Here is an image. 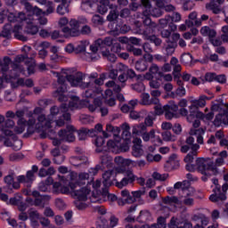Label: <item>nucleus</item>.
Wrapping results in <instances>:
<instances>
[{
    "instance_id": "nucleus-1",
    "label": "nucleus",
    "mask_w": 228,
    "mask_h": 228,
    "mask_svg": "<svg viewBox=\"0 0 228 228\" xmlns=\"http://www.w3.org/2000/svg\"><path fill=\"white\" fill-rule=\"evenodd\" d=\"M79 105V98L77 96L69 97V104L67 107V104H62L59 109L58 107H53L50 110V115L48 118H45V116L40 115L37 118V122L35 118H37V114H34L28 119V123H26V120L22 118L24 117V111L18 110L16 111L15 117L19 118L17 122V126L14 127L15 134H22L23 131H26L27 126L28 131H31V129H35L37 133H41L40 136L42 138H47V136H51V133H53V127L56 126L57 127H61L65 126V122H69L70 120V114L69 113V110H74V108H77Z\"/></svg>"
},
{
    "instance_id": "nucleus-2",
    "label": "nucleus",
    "mask_w": 228,
    "mask_h": 228,
    "mask_svg": "<svg viewBox=\"0 0 228 228\" xmlns=\"http://www.w3.org/2000/svg\"><path fill=\"white\" fill-rule=\"evenodd\" d=\"M27 10L28 12L27 15L22 12L18 13V15L10 12L8 14V20L10 22H22L28 35H37L38 29H40L38 24H40V26H45V24H47V18H40L42 10L37 7L28 5Z\"/></svg>"
},
{
    "instance_id": "nucleus-3",
    "label": "nucleus",
    "mask_w": 228,
    "mask_h": 228,
    "mask_svg": "<svg viewBox=\"0 0 228 228\" xmlns=\"http://www.w3.org/2000/svg\"><path fill=\"white\" fill-rule=\"evenodd\" d=\"M225 159H227V151H223L219 153V157L216 159V163L210 159L200 158L196 160V167L198 171L201 173V180L206 183L208 179L218 174L217 167L225 165Z\"/></svg>"
},
{
    "instance_id": "nucleus-4",
    "label": "nucleus",
    "mask_w": 228,
    "mask_h": 228,
    "mask_svg": "<svg viewBox=\"0 0 228 228\" xmlns=\"http://www.w3.org/2000/svg\"><path fill=\"white\" fill-rule=\"evenodd\" d=\"M107 133H113L114 140H110L107 142V146L110 151L118 154V152H127L130 148L131 143V131H123L122 136L120 138V128L118 126H113L111 124H107L106 126Z\"/></svg>"
},
{
    "instance_id": "nucleus-5",
    "label": "nucleus",
    "mask_w": 228,
    "mask_h": 228,
    "mask_svg": "<svg viewBox=\"0 0 228 228\" xmlns=\"http://www.w3.org/2000/svg\"><path fill=\"white\" fill-rule=\"evenodd\" d=\"M117 168H118V165H117L114 170H109L103 174L104 186L108 187L115 184L117 188H123L124 186H127L128 183H133L136 179L132 170L118 173Z\"/></svg>"
},
{
    "instance_id": "nucleus-6",
    "label": "nucleus",
    "mask_w": 228,
    "mask_h": 228,
    "mask_svg": "<svg viewBox=\"0 0 228 228\" xmlns=\"http://www.w3.org/2000/svg\"><path fill=\"white\" fill-rule=\"evenodd\" d=\"M175 190H181L183 196L178 200L176 197H167L164 199L165 204H175L176 206H181L184 204L185 206H193V200L190 195L193 193V188L190 187L189 181L178 182L174 185Z\"/></svg>"
},
{
    "instance_id": "nucleus-7",
    "label": "nucleus",
    "mask_w": 228,
    "mask_h": 228,
    "mask_svg": "<svg viewBox=\"0 0 228 228\" xmlns=\"http://www.w3.org/2000/svg\"><path fill=\"white\" fill-rule=\"evenodd\" d=\"M90 177V175L88 173H80L77 176V174L76 173H69L67 175H58V181H61V183L68 186L69 188V191H74L76 190V183L78 184H86L88 183V178Z\"/></svg>"
},
{
    "instance_id": "nucleus-8",
    "label": "nucleus",
    "mask_w": 228,
    "mask_h": 228,
    "mask_svg": "<svg viewBox=\"0 0 228 228\" xmlns=\"http://www.w3.org/2000/svg\"><path fill=\"white\" fill-rule=\"evenodd\" d=\"M110 45H113V39L111 37L97 39L94 44L90 46V50L92 53H97V51H101L102 56L113 63L117 61V56H115V53H110V50H108Z\"/></svg>"
},
{
    "instance_id": "nucleus-9",
    "label": "nucleus",
    "mask_w": 228,
    "mask_h": 228,
    "mask_svg": "<svg viewBox=\"0 0 228 228\" xmlns=\"http://www.w3.org/2000/svg\"><path fill=\"white\" fill-rule=\"evenodd\" d=\"M212 111H219V114L216 116L214 120V126L220 127L223 124L228 126V103H224V101L219 100L212 102Z\"/></svg>"
},
{
    "instance_id": "nucleus-10",
    "label": "nucleus",
    "mask_w": 228,
    "mask_h": 228,
    "mask_svg": "<svg viewBox=\"0 0 228 228\" xmlns=\"http://www.w3.org/2000/svg\"><path fill=\"white\" fill-rule=\"evenodd\" d=\"M51 184H53V193H62L64 195L70 193V188L69 186L63 184L60 180L54 183V180L51 176L45 180V183L42 182L39 183L40 191H48Z\"/></svg>"
},
{
    "instance_id": "nucleus-11",
    "label": "nucleus",
    "mask_w": 228,
    "mask_h": 228,
    "mask_svg": "<svg viewBox=\"0 0 228 228\" xmlns=\"http://www.w3.org/2000/svg\"><path fill=\"white\" fill-rule=\"evenodd\" d=\"M118 167L116 168L118 174H124L129 171L127 168H134V167H145V160L134 161L129 159H124L122 157H116L114 159Z\"/></svg>"
},
{
    "instance_id": "nucleus-12",
    "label": "nucleus",
    "mask_w": 228,
    "mask_h": 228,
    "mask_svg": "<svg viewBox=\"0 0 228 228\" xmlns=\"http://www.w3.org/2000/svg\"><path fill=\"white\" fill-rule=\"evenodd\" d=\"M76 128L72 125H69L65 129L60 130L58 133V138L53 140V145L57 147L61 144V142H74L76 140Z\"/></svg>"
},
{
    "instance_id": "nucleus-13",
    "label": "nucleus",
    "mask_w": 228,
    "mask_h": 228,
    "mask_svg": "<svg viewBox=\"0 0 228 228\" xmlns=\"http://www.w3.org/2000/svg\"><path fill=\"white\" fill-rule=\"evenodd\" d=\"M155 104L154 110L156 115H163L166 111V118L167 120H172V118L177 117V110H179V107L175 103H171L170 105L162 106L161 103H159V100L158 103Z\"/></svg>"
},
{
    "instance_id": "nucleus-14",
    "label": "nucleus",
    "mask_w": 228,
    "mask_h": 228,
    "mask_svg": "<svg viewBox=\"0 0 228 228\" xmlns=\"http://www.w3.org/2000/svg\"><path fill=\"white\" fill-rule=\"evenodd\" d=\"M73 191V197L77 199L75 201V206L77 208V209H86V203H85V200L90 197V190L86 189V187H84L80 190L72 191Z\"/></svg>"
},
{
    "instance_id": "nucleus-15",
    "label": "nucleus",
    "mask_w": 228,
    "mask_h": 228,
    "mask_svg": "<svg viewBox=\"0 0 228 228\" xmlns=\"http://www.w3.org/2000/svg\"><path fill=\"white\" fill-rule=\"evenodd\" d=\"M69 28L64 27L61 28L63 37H65V38H70V37H79V35H81V25L79 20L71 19L69 22Z\"/></svg>"
},
{
    "instance_id": "nucleus-16",
    "label": "nucleus",
    "mask_w": 228,
    "mask_h": 228,
    "mask_svg": "<svg viewBox=\"0 0 228 228\" xmlns=\"http://www.w3.org/2000/svg\"><path fill=\"white\" fill-rule=\"evenodd\" d=\"M25 195H32V197H34L35 199V200H33V199H31L30 197L27 198L26 202L28 206H40L41 208H44L47 200L51 199V197L49 196L40 195V192H38L37 191H34L32 192L26 191Z\"/></svg>"
},
{
    "instance_id": "nucleus-17",
    "label": "nucleus",
    "mask_w": 228,
    "mask_h": 228,
    "mask_svg": "<svg viewBox=\"0 0 228 228\" xmlns=\"http://www.w3.org/2000/svg\"><path fill=\"white\" fill-rule=\"evenodd\" d=\"M58 77V88L53 93V97H56L58 101L63 102V101H69V97H67V79H65V77L60 76L57 74Z\"/></svg>"
},
{
    "instance_id": "nucleus-18",
    "label": "nucleus",
    "mask_w": 228,
    "mask_h": 228,
    "mask_svg": "<svg viewBox=\"0 0 228 228\" xmlns=\"http://www.w3.org/2000/svg\"><path fill=\"white\" fill-rule=\"evenodd\" d=\"M197 118V117H194V118L191 119V121L189 122H193L192 124V127L190 131V134L191 136H195L197 138V142L202 145V143H204V133H206V131L204 130V128H198L200 126V120L199 119H195ZM194 120V121H193Z\"/></svg>"
},
{
    "instance_id": "nucleus-19",
    "label": "nucleus",
    "mask_w": 228,
    "mask_h": 228,
    "mask_svg": "<svg viewBox=\"0 0 228 228\" xmlns=\"http://www.w3.org/2000/svg\"><path fill=\"white\" fill-rule=\"evenodd\" d=\"M83 79H85L83 73H77L76 75H69L67 77V81L71 85V86H80V88H87V86H89V84H83Z\"/></svg>"
},
{
    "instance_id": "nucleus-20",
    "label": "nucleus",
    "mask_w": 228,
    "mask_h": 228,
    "mask_svg": "<svg viewBox=\"0 0 228 228\" xmlns=\"http://www.w3.org/2000/svg\"><path fill=\"white\" fill-rule=\"evenodd\" d=\"M213 184H215L216 188L214 189V194H211L209 197V200L211 202H220L224 201L227 199L225 193H220V186L218 185V179L214 178L212 179Z\"/></svg>"
},
{
    "instance_id": "nucleus-21",
    "label": "nucleus",
    "mask_w": 228,
    "mask_h": 228,
    "mask_svg": "<svg viewBox=\"0 0 228 228\" xmlns=\"http://www.w3.org/2000/svg\"><path fill=\"white\" fill-rule=\"evenodd\" d=\"M90 184H92L94 190L92 196L90 197L91 202H101V198L104 197V194L99 191V189L101 188V180H96L94 183H90L89 185Z\"/></svg>"
},
{
    "instance_id": "nucleus-22",
    "label": "nucleus",
    "mask_w": 228,
    "mask_h": 228,
    "mask_svg": "<svg viewBox=\"0 0 228 228\" xmlns=\"http://www.w3.org/2000/svg\"><path fill=\"white\" fill-rule=\"evenodd\" d=\"M200 118L201 120H204V122L208 120H213V117H215V114L213 112H209L208 114L205 115L202 113V111L196 110L195 111H191V114L187 117L188 122H191L193 118Z\"/></svg>"
},
{
    "instance_id": "nucleus-23",
    "label": "nucleus",
    "mask_w": 228,
    "mask_h": 228,
    "mask_svg": "<svg viewBox=\"0 0 228 228\" xmlns=\"http://www.w3.org/2000/svg\"><path fill=\"white\" fill-rule=\"evenodd\" d=\"M141 136L143 142H149V140H151L155 145H163V140H161L159 136L156 135V131L154 129H151L150 133L144 132Z\"/></svg>"
},
{
    "instance_id": "nucleus-24",
    "label": "nucleus",
    "mask_w": 228,
    "mask_h": 228,
    "mask_svg": "<svg viewBox=\"0 0 228 228\" xmlns=\"http://www.w3.org/2000/svg\"><path fill=\"white\" fill-rule=\"evenodd\" d=\"M134 146L132 148V156L134 158H141L143 156V149L142 148V139L134 138Z\"/></svg>"
},
{
    "instance_id": "nucleus-25",
    "label": "nucleus",
    "mask_w": 228,
    "mask_h": 228,
    "mask_svg": "<svg viewBox=\"0 0 228 228\" xmlns=\"http://www.w3.org/2000/svg\"><path fill=\"white\" fill-rule=\"evenodd\" d=\"M158 102H159V99L151 98V94L148 93L141 94V103L144 106H150V104H158Z\"/></svg>"
},
{
    "instance_id": "nucleus-26",
    "label": "nucleus",
    "mask_w": 228,
    "mask_h": 228,
    "mask_svg": "<svg viewBox=\"0 0 228 228\" xmlns=\"http://www.w3.org/2000/svg\"><path fill=\"white\" fill-rule=\"evenodd\" d=\"M200 149V146L199 144H194L191 146V152L189 153L185 158L184 161L185 163H188L186 166V168H189L190 163H193V157L197 156V151Z\"/></svg>"
},
{
    "instance_id": "nucleus-27",
    "label": "nucleus",
    "mask_w": 228,
    "mask_h": 228,
    "mask_svg": "<svg viewBox=\"0 0 228 228\" xmlns=\"http://www.w3.org/2000/svg\"><path fill=\"white\" fill-rule=\"evenodd\" d=\"M209 101V98L206 95L200 96L199 99L191 100V102L192 106L195 108H204L206 106V102Z\"/></svg>"
},
{
    "instance_id": "nucleus-28",
    "label": "nucleus",
    "mask_w": 228,
    "mask_h": 228,
    "mask_svg": "<svg viewBox=\"0 0 228 228\" xmlns=\"http://www.w3.org/2000/svg\"><path fill=\"white\" fill-rule=\"evenodd\" d=\"M5 128H2L0 129V134L1 133H4V134H5L6 136H12L13 135V132L12 130H10V128L13 127V126H15V122H13V120L12 119H8L5 123ZM0 140H1V135H0Z\"/></svg>"
},
{
    "instance_id": "nucleus-29",
    "label": "nucleus",
    "mask_w": 228,
    "mask_h": 228,
    "mask_svg": "<svg viewBox=\"0 0 228 228\" xmlns=\"http://www.w3.org/2000/svg\"><path fill=\"white\" fill-rule=\"evenodd\" d=\"M200 33L203 37H208L209 40H211V38H215V37H216V30L205 26L202 27L200 29Z\"/></svg>"
},
{
    "instance_id": "nucleus-30",
    "label": "nucleus",
    "mask_w": 228,
    "mask_h": 228,
    "mask_svg": "<svg viewBox=\"0 0 228 228\" xmlns=\"http://www.w3.org/2000/svg\"><path fill=\"white\" fill-rule=\"evenodd\" d=\"M69 6H70V2H61V4L57 6V13H59V15H65V13H69Z\"/></svg>"
},
{
    "instance_id": "nucleus-31",
    "label": "nucleus",
    "mask_w": 228,
    "mask_h": 228,
    "mask_svg": "<svg viewBox=\"0 0 228 228\" xmlns=\"http://www.w3.org/2000/svg\"><path fill=\"white\" fill-rule=\"evenodd\" d=\"M86 136H95V130L82 128L78 131V138L79 140H86Z\"/></svg>"
},
{
    "instance_id": "nucleus-32",
    "label": "nucleus",
    "mask_w": 228,
    "mask_h": 228,
    "mask_svg": "<svg viewBox=\"0 0 228 228\" xmlns=\"http://www.w3.org/2000/svg\"><path fill=\"white\" fill-rule=\"evenodd\" d=\"M147 131V126L143 123H140L139 125H134L132 129L133 134H136L137 136H142Z\"/></svg>"
},
{
    "instance_id": "nucleus-33",
    "label": "nucleus",
    "mask_w": 228,
    "mask_h": 228,
    "mask_svg": "<svg viewBox=\"0 0 228 228\" xmlns=\"http://www.w3.org/2000/svg\"><path fill=\"white\" fill-rule=\"evenodd\" d=\"M52 156L54 157L53 161L57 165H61L63 161H65V157L63 155H60V149L55 148L51 151Z\"/></svg>"
},
{
    "instance_id": "nucleus-34",
    "label": "nucleus",
    "mask_w": 228,
    "mask_h": 228,
    "mask_svg": "<svg viewBox=\"0 0 228 228\" xmlns=\"http://www.w3.org/2000/svg\"><path fill=\"white\" fill-rule=\"evenodd\" d=\"M97 6L99 13L104 15V13L108 12V8H110L111 4H110V2L108 1H98Z\"/></svg>"
},
{
    "instance_id": "nucleus-35",
    "label": "nucleus",
    "mask_w": 228,
    "mask_h": 228,
    "mask_svg": "<svg viewBox=\"0 0 228 228\" xmlns=\"http://www.w3.org/2000/svg\"><path fill=\"white\" fill-rule=\"evenodd\" d=\"M41 4H45L46 7V12L41 11V14L39 16L41 19H45V17H44L45 13L49 15V13H53V12H54V4H53V2H42Z\"/></svg>"
},
{
    "instance_id": "nucleus-36",
    "label": "nucleus",
    "mask_w": 228,
    "mask_h": 228,
    "mask_svg": "<svg viewBox=\"0 0 228 228\" xmlns=\"http://www.w3.org/2000/svg\"><path fill=\"white\" fill-rule=\"evenodd\" d=\"M105 102L108 106H115V104H117L115 98H113V92L111 89H107L105 91Z\"/></svg>"
},
{
    "instance_id": "nucleus-37",
    "label": "nucleus",
    "mask_w": 228,
    "mask_h": 228,
    "mask_svg": "<svg viewBox=\"0 0 228 228\" xmlns=\"http://www.w3.org/2000/svg\"><path fill=\"white\" fill-rule=\"evenodd\" d=\"M31 226L34 228L38 227V220H40V214L37 211H32L29 214Z\"/></svg>"
},
{
    "instance_id": "nucleus-38",
    "label": "nucleus",
    "mask_w": 228,
    "mask_h": 228,
    "mask_svg": "<svg viewBox=\"0 0 228 228\" xmlns=\"http://www.w3.org/2000/svg\"><path fill=\"white\" fill-rule=\"evenodd\" d=\"M90 45V43L88 41H80L77 44V45L75 46V53L77 54L79 53H85V51H86V47H88V45Z\"/></svg>"
},
{
    "instance_id": "nucleus-39",
    "label": "nucleus",
    "mask_w": 228,
    "mask_h": 228,
    "mask_svg": "<svg viewBox=\"0 0 228 228\" xmlns=\"http://www.w3.org/2000/svg\"><path fill=\"white\" fill-rule=\"evenodd\" d=\"M118 69L121 72H124L125 74L126 73L128 77H134L136 76V73H134V70L127 69V66L122 63L118 64Z\"/></svg>"
},
{
    "instance_id": "nucleus-40",
    "label": "nucleus",
    "mask_w": 228,
    "mask_h": 228,
    "mask_svg": "<svg viewBox=\"0 0 228 228\" xmlns=\"http://www.w3.org/2000/svg\"><path fill=\"white\" fill-rule=\"evenodd\" d=\"M156 120V114L154 112H150L144 119V126L146 127H152L154 126V121Z\"/></svg>"
},
{
    "instance_id": "nucleus-41",
    "label": "nucleus",
    "mask_w": 228,
    "mask_h": 228,
    "mask_svg": "<svg viewBox=\"0 0 228 228\" xmlns=\"http://www.w3.org/2000/svg\"><path fill=\"white\" fill-rule=\"evenodd\" d=\"M4 181L5 184L13 187L14 190H19V188H20V184H19V183L13 182V176L12 175L5 176Z\"/></svg>"
},
{
    "instance_id": "nucleus-42",
    "label": "nucleus",
    "mask_w": 228,
    "mask_h": 228,
    "mask_svg": "<svg viewBox=\"0 0 228 228\" xmlns=\"http://www.w3.org/2000/svg\"><path fill=\"white\" fill-rule=\"evenodd\" d=\"M110 12L109 15L107 16V20H110V22H113V20H116L117 17H118V14L117 13V7L110 5Z\"/></svg>"
},
{
    "instance_id": "nucleus-43",
    "label": "nucleus",
    "mask_w": 228,
    "mask_h": 228,
    "mask_svg": "<svg viewBox=\"0 0 228 228\" xmlns=\"http://www.w3.org/2000/svg\"><path fill=\"white\" fill-rule=\"evenodd\" d=\"M167 163L172 167V168H177V167H179V159H177V155H171L167 159Z\"/></svg>"
},
{
    "instance_id": "nucleus-44",
    "label": "nucleus",
    "mask_w": 228,
    "mask_h": 228,
    "mask_svg": "<svg viewBox=\"0 0 228 228\" xmlns=\"http://www.w3.org/2000/svg\"><path fill=\"white\" fill-rule=\"evenodd\" d=\"M94 144L97 147L96 152H102V151H104V138L97 137Z\"/></svg>"
},
{
    "instance_id": "nucleus-45",
    "label": "nucleus",
    "mask_w": 228,
    "mask_h": 228,
    "mask_svg": "<svg viewBox=\"0 0 228 228\" xmlns=\"http://www.w3.org/2000/svg\"><path fill=\"white\" fill-rule=\"evenodd\" d=\"M147 67H148V65L145 62V61H143V60L138 61L135 63V70H138V72H144V70L147 69Z\"/></svg>"
},
{
    "instance_id": "nucleus-46",
    "label": "nucleus",
    "mask_w": 228,
    "mask_h": 228,
    "mask_svg": "<svg viewBox=\"0 0 228 228\" xmlns=\"http://www.w3.org/2000/svg\"><path fill=\"white\" fill-rule=\"evenodd\" d=\"M2 218H3V220H6L8 222L9 225H12V227L17 226V221L15 219H11L10 214L8 212L2 214Z\"/></svg>"
},
{
    "instance_id": "nucleus-47",
    "label": "nucleus",
    "mask_w": 228,
    "mask_h": 228,
    "mask_svg": "<svg viewBox=\"0 0 228 228\" xmlns=\"http://www.w3.org/2000/svg\"><path fill=\"white\" fill-rule=\"evenodd\" d=\"M22 29V26L20 25H16L14 26V33H15V37L18 38V40H21L22 42H26L27 38L26 37L19 34V31H20Z\"/></svg>"
},
{
    "instance_id": "nucleus-48",
    "label": "nucleus",
    "mask_w": 228,
    "mask_h": 228,
    "mask_svg": "<svg viewBox=\"0 0 228 228\" xmlns=\"http://www.w3.org/2000/svg\"><path fill=\"white\" fill-rule=\"evenodd\" d=\"M121 195L124 198V200L126 202H128V204H131V203L134 202V199H133L131 194H129V191H127V190L122 191Z\"/></svg>"
},
{
    "instance_id": "nucleus-49",
    "label": "nucleus",
    "mask_w": 228,
    "mask_h": 228,
    "mask_svg": "<svg viewBox=\"0 0 228 228\" xmlns=\"http://www.w3.org/2000/svg\"><path fill=\"white\" fill-rule=\"evenodd\" d=\"M150 228H167V220L164 217H159L158 224H152Z\"/></svg>"
},
{
    "instance_id": "nucleus-50",
    "label": "nucleus",
    "mask_w": 228,
    "mask_h": 228,
    "mask_svg": "<svg viewBox=\"0 0 228 228\" xmlns=\"http://www.w3.org/2000/svg\"><path fill=\"white\" fill-rule=\"evenodd\" d=\"M130 118L133 120H140V118H143V112H138L135 110H131L129 114Z\"/></svg>"
},
{
    "instance_id": "nucleus-51",
    "label": "nucleus",
    "mask_w": 228,
    "mask_h": 228,
    "mask_svg": "<svg viewBox=\"0 0 228 228\" xmlns=\"http://www.w3.org/2000/svg\"><path fill=\"white\" fill-rule=\"evenodd\" d=\"M17 84L20 85V86H28V87H31L33 86V80L31 79H22V78H20L17 80Z\"/></svg>"
},
{
    "instance_id": "nucleus-52",
    "label": "nucleus",
    "mask_w": 228,
    "mask_h": 228,
    "mask_svg": "<svg viewBox=\"0 0 228 228\" xmlns=\"http://www.w3.org/2000/svg\"><path fill=\"white\" fill-rule=\"evenodd\" d=\"M107 88H112V90L116 93L118 94L120 92L121 88L120 86L116 85L114 81H109L106 83Z\"/></svg>"
},
{
    "instance_id": "nucleus-53",
    "label": "nucleus",
    "mask_w": 228,
    "mask_h": 228,
    "mask_svg": "<svg viewBox=\"0 0 228 228\" xmlns=\"http://www.w3.org/2000/svg\"><path fill=\"white\" fill-rule=\"evenodd\" d=\"M164 142H175V136L172 135L170 132L162 133Z\"/></svg>"
},
{
    "instance_id": "nucleus-54",
    "label": "nucleus",
    "mask_w": 228,
    "mask_h": 228,
    "mask_svg": "<svg viewBox=\"0 0 228 228\" xmlns=\"http://www.w3.org/2000/svg\"><path fill=\"white\" fill-rule=\"evenodd\" d=\"M94 129H95V131H98V133H102L103 137H105V138H110V136H111V134H110L111 132H107L106 130L102 131V124H97L94 126Z\"/></svg>"
},
{
    "instance_id": "nucleus-55",
    "label": "nucleus",
    "mask_w": 228,
    "mask_h": 228,
    "mask_svg": "<svg viewBox=\"0 0 228 228\" xmlns=\"http://www.w3.org/2000/svg\"><path fill=\"white\" fill-rule=\"evenodd\" d=\"M80 121L82 124H92V122H94V117L88 115H81Z\"/></svg>"
},
{
    "instance_id": "nucleus-56",
    "label": "nucleus",
    "mask_w": 228,
    "mask_h": 228,
    "mask_svg": "<svg viewBox=\"0 0 228 228\" xmlns=\"http://www.w3.org/2000/svg\"><path fill=\"white\" fill-rule=\"evenodd\" d=\"M194 7H195V3H193V1H186L183 4V8L185 12L193 10Z\"/></svg>"
},
{
    "instance_id": "nucleus-57",
    "label": "nucleus",
    "mask_w": 228,
    "mask_h": 228,
    "mask_svg": "<svg viewBox=\"0 0 228 228\" xmlns=\"http://www.w3.org/2000/svg\"><path fill=\"white\" fill-rule=\"evenodd\" d=\"M152 177L157 181H167L168 175H161L159 173L155 172L152 174Z\"/></svg>"
},
{
    "instance_id": "nucleus-58",
    "label": "nucleus",
    "mask_w": 228,
    "mask_h": 228,
    "mask_svg": "<svg viewBox=\"0 0 228 228\" xmlns=\"http://www.w3.org/2000/svg\"><path fill=\"white\" fill-rule=\"evenodd\" d=\"M117 225H118V217L115 216H111L110 217V225H109V227L110 228H115V227H117Z\"/></svg>"
},
{
    "instance_id": "nucleus-59",
    "label": "nucleus",
    "mask_w": 228,
    "mask_h": 228,
    "mask_svg": "<svg viewBox=\"0 0 228 228\" xmlns=\"http://www.w3.org/2000/svg\"><path fill=\"white\" fill-rule=\"evenodd\" d=\"M129 53H132L134 56H142V49L135 48L134 46H131L128 48Z\"/></svg>"
},
{
    "instance_id": "nucleus-60",
    "label": "nucleus",
    "mask_w": 228,
    "mask_h": 228,
    "mask_svg": "<svg viewBox=\"0 0 228 228\" xmlns=\"http://www.w3.org/2000/svg\"><path fill=\"white\" fill-rule=\"evenodd\" d=\"M175 220L176 228H193L191 223H179V221H177V218H175Z\"/></svg>"
},
{
    "instance_id": "nucleus-61",
    "label": "nucleus",
    "mask_w": 228,
    "mask_h": 228,
    "mask_svg": "<svg viewBox=\"0 0 228 228\" xmlns=\"http://www.w3.org/2000/svg\"><path fill=\"white\" fill-rule=\"evenodd\" d=\"M206 81H208V83H211L213 81H216V74L215 73H207L205 75Z\"/></svg>"
},
{
    "instance_id": "nucleus-62",
    "label": "nucleus",
    "mask_w": 228,
    "mask_h": 228,
    "mask_svg": "<svg viewBox=\"0 0 228 228\" xmlns=\"http://www.w3.org/2000/svg\"><path fill=\"white\" fill-rule=\"evenodd\" d=\"M69 19H67L66 17H62L58 21V25L61 27V28H67V24H69Z\"/></svg>"
},
{
    "instance_id": "nucleus-63",
    "label": "nucleus",
    "mask_w": 228,
    "mask_h": 228,
    "mask_svg": "<svg viewBox=\"0 0 228 228\" xmlns=\"http://www.w3.org/2000/svg\"><path fill=\"white\" fill-rule=\"evenodd\" d=\"M12 149L14 151H20L22 149V141L20 140H16L12 143Z\"/></svg>"
},
{
    "instance_id": "nucleus-64",
    "label": "nucleus",
    "mask_w": 228,
    "mask_h": 228,
    "mask_svg": "<svg viewBox=\"0 0 228 228\" xmlns=\"http://www.w3.org/2000/svg\"><path fill=\"white\" fill-rule=\"evenodd\" d=\"M133 89L136 92H143L145 90V85L143 83L135 84L133 86Z\"/></svg>"
}]
</instances>
